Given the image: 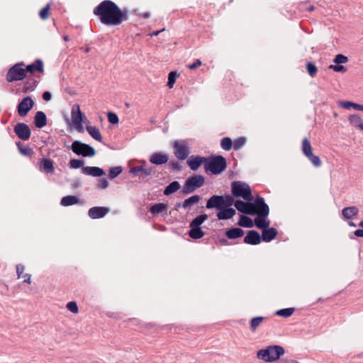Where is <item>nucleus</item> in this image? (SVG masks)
Segmentation results:
<instances>
[{
	"label": "nucleus",
	"mask_w": 363,
	"mask_h": 363,
	"mask_svg": "<svg viewBox=\"0 0 363 363\" xmlns=\"http://www.w3.org/2000/svg\"><path fill=\"white\" fill-rule=\"evenodd\" d=\"M93 13L106 26H119L129 17L128 9H121L111 0L102 1L94 9Z\"/></svg>",
	"instance_id": "nucleus-1"
},
{
	"label": "nucleus",
	"mask_w": 363,
	"mask_h": 363,
	"mask_svg": "<svg viewBox=\"0 0 363 363\" xmlns=\"http://www.w3.org/2000/svg\"><path fill=\"white\" fill-rule=\"evenodd\" d=\"M285 354L284 348L278 345H269L257 352V357L264 362H273Z\"/></svg>",
	"instance_id": "nucleus-2"
},
{
	"label": "nucleus",
	"mask_w": 363,
	"mask_h": 363,
	"mask_svg": "<svg viewBox=\"0 0 363 363\" xmlns=\"http://www.w3.org/2000/svg\"><path fill=\"white\" fill-rule=\"evenodd\" d=\"M205 165L206 172H210L213 174L222 173L227 167L226 160L221 155L212 157L208 159Z\"/></svg>",
	"instance_id": "nucleus-3"
},
{
	"label": "nucleus",
	"mask_w": 363,
	"mask_h": 363,
	"mask_svg": "<svg viewBox=\"0 0 363 363\" xmlns=\"http://www.w3.org/2000/svg\"><path fill=\"white\" fill-rule=\"evenodd\" d=\"M231 193L234 197H241L246 201L252 200V190L250 186L240 181L231 183Z\"/></svg>",
	"instance_id": "nucleus-4"
},
{
	"label": "nucleus",
	"mask_w": 363,
	"mask_h": 363,
	"mask_svg": "<svg viewBox=\"0 0 363 363\" xmlns=\"http://www.w3.org/2000/svg\"><path fill=\"white\" fill-rule=\"evenodd\" d=\"M205 183V177L201 174H194L186 179L183 186L182 193L184 195L194 192L201 187Z\"/></svg>",
	"instance_id": "nucleus-5"
},
{
	"label": "nucleus",
	"mask_w": 363,
	"mask_h": 363,
	"mask_svg": "<svg viewBox=\"0 0 363 363\" xmlns=\"http://www.w3.org/2000/svg\"><path fill=\"white\" fill-rule=\"evenodd\" d=\"M25 64L19 62L12 66L6 74V80L9 82L23 80L26 77Z\"/></svg>",
	"instance_id": "nucleus-6"
},
{
	"label": "nucleus",
	"mask_w": 363,
	"mask_h": 363,
	"mask_svg": "<svg viewBox=\"0 0 363 363\" xmlns=\"http://www.w3.org/2000/svg\"><path fill=\"white\" fill-rule=\"evenodd\" d=\"M70 149L77 155H82L83 157H93L96 154L93 147L79 140H74L72 143Z\"/></svg>",
	"instance_id": "nucleus-7"
},
{
	"label": "nucleus",
	"mask_w": 363,
	"mask_h": 363,
	"mask_svg": "<svg viewBox=\"0 0 363 363\" xmlns=\"http://www.w3.org/2000/svg\"><path fill=\"white\" fill-rule=\"evenodd\" d=\"M252 216L257 215L259 217L267 218L269 213V208L265 203L264 198L257 196L252 202Z\"/></svg>",
	"instance_id": "nucleus-8"
},
{
	"label": "nucleus",
	"mask_w": 363,
	"mask_h": 363,
	"mask_svg": "<svg viewBox=\"0 0 363 363\" xmlns=\"http://www.w3.org/2000/svg\"><path fill=\"white\" fill-rule=\"evenodd\" d=\"M301 149L303 155L315 167H319L321 166L322 162L320 157L313 154L312 147L308 138H303Z\"/></svg>",
	"instance_id": "nucleus-9"
},
{
	"label": "nucleus",
	"mask_w": 363,
	"mask_h": 363,
	"mask_svg": "<svg viewBox=\"0 0 363 363\" xmlns=\"http://www.w3.org/2000/svg\"><path fill=\"white\" fill-rule=\"evenodd\" d=\"M174 154L179 160H185L187 158L189 151L184 140H175L173 143Z\"/></svg>",
	"instance_id": "nucleus-10"
},
{
	"label": "nucleus",
	"mask_w": 363,
	"mask_h": 363,
	"mask_svg": "<svg viewBox=\"0 0 363 363\" xmlns=\"http://www.w3.org/2000/svg\"><path fill=\"white\" fill-rule=\"evenodd\" d=\"M13 131L17 137L22 140H28L30 138V128L24 123H16L13 128Z\"/></svg>",
	"instance_id": "nucleus-11"
},
{
	"label": "nucleus",
	"mask_w": 363,
	"mask_h": 363,
	"mask_svg": "<svg viewBox=\"0 0 363 363\" xmlns=\"http://www.w3.org/2000/svg\"><path fill=\"white\" fill-rule=\"evenodd\" d=\"M34 106V101L30 96H26L18 104L17 110L20 116L24 117Z\"/></svg>",
	"instance_id": "nucleus-12"
},
{
	"label": "nucleus",
	"mask_w": 363,
	"mask_h": 363,
	"mask_svg": "<svg viewBox=\"0 0 363 363\" xmlns=\"http://www.w3.org/2000/svg\"><path fill=\"white\" fill-rule=\"evenodd\" d=\"M109 212V208L104 206H95L89 209L88 215L92 219L104 217Z\"/></svg>",
	"instance_id": "nucleus-13"
},
{
	"label": "nucleus",
	"mask_w": 363,
	"mask_h": 363,
	"mask_svg": "<svg viewBox=\"0 0 363 363\" xmlns=\"http://www.w3.org/2000/svg\"><path fill=\"white\" fill-rule=\"evenodd\" d=\"M235 207L240 212L252 216V202L242 201L241 200L236 201L234 203Z\"/></svg>",
	"instance_id": "nucleus-14"
},
{
	"label": "nucleus",
	"mask_w": 363,
	"mask_h": 363,
	"mask_svg": "<svg viewBox=\"0 0 363 363\" xmlns=\"http://www.w3.org/2000/svg\"><path fill=\"white\" fill-rule=\"evenodd\" d=\"M169 160V155L167 154L157 152L153 153L149 161L150 163L156 165H162L168 162Z\"/></svg>",
	"instance_id": "nucleus-15"
},
{
	"label": "nucleus",
	"mask_w": 363,
	"mask_h": 363,
	"mask_svg": "<svg viewBox=\"0 0 363 363\" xmlns=\"http://www.w3.org/2000/svg\"><path fill=\"white\" fill-rule=\"evenodd\" d=\"M262 238L256 230H249L244 238V242L249 245H256L261 242Z\"/></svg>",
	"instance_id": "nucleus-16"
},
{
	"label": "nucleus",
	"mask_w": 363,
	"mask_h": 363,
	"mask_svg": "<svg viewBox=\"0 0 363 363\" xmlns=\"http://www.w3.org/2000/svg\"><path fill=\"white\" fill-rule=\"evenodd\" d=\"M223 201V196L213 195L207 201L206 207L208 209L222 208Z\"/></svg>",
	"instance_id": "nucleus-17"
},
{
	"label": "nucleus",
	"mask_w": 363,
	"mask_h": 363,
	"mask_svg": "<svg viewBox=\"0 0 363 363\" xmlns=\"http://www.w3.org/2000/svg\"><path fill=\"white\" fill-rule=\"evenodd\" d=\"M82 172L86 175H89L94 177H101L105 174L104 171L98 167H83Z\"/></svg>",
	"instance_id": "nucleus-18"
},
{
	"label": "nucleus",
	"mask_w": 363,
	"mask_h": 363,
	"mask_svg": "<svg viewBox=\"0 0 363 363\" xmlns=\"http://www.w3.org/2000/svg\"><path fill=\"white\" fill-rule=\"evenodd\" d=\"M236 212L235 210L232 208L224 207L219 209L217 213V218L218 220H228L232 218Z\"/></svg>",
	"instance_id": "nucleus-19"
},
{
	"label": "nucleus",
	"mask_w": 363,
	"mask_h": 363,
	"mask_svg": "<svg viewBox=\"0 0 363 363\" xmlns=\"http://www.w3.org/2000/svg\"><path fill=\"white\" fill-rule=\"evenodd\" d=\"M26 74L27 72L33 74L35 72H43L44 71L43 62L41 60L37 59L35 62L25 67Z\"/></svg>",
	"instance_id": "nucleus-20"
},
{
	"label": "nucleus",
	"mask_w": 363,
	"mask_h": 363,
	"mask_svg": "<svg viewBox=\"0 0 363 363\" xmlns=\"http://www.w3.org/2000/svg\"><path fill=\"white\" fill-rule=\"evenodd\" d=\"M40 170L47 174L53 173L55 171L53 161L48 158L42 159L40 162Z\"/></svg>",
	"instance_id": "nucleus-21"
},
{
	"label": "nucleus",
	"mask_w": 363,
	"mask_h": 363,
	"mask_svg": "<svg viewBox=\"0 0 363 363\" xmlns=\"http://www.w3.org/2000/svg\"><path fill=\"white\" fill-rule=\"evenodd\" d=\"M278 234V231L274 228H267L262 230V240L264 242H270L274 239Z\"/></svg>",
	"instance_id": "nucleus-22"
},
{
	"label": "nucleus",
	"mask_w": 363,
	"mask_h": 363,
	"mask_svg": "<svg viewBox=\"0 0 363 363\" xmlns=\"http://www.w3.org/2000/svg\"><path fill=\"white\" fill-rule=\"evenodd\" d=\"M71 116L73 123H79V121L83 122V119L85 118L84 114L82 113L79 106L77 104L72 106Z\"/></svg>",
	"instance_id": "nucleus-23"
},
{
	"label": "nucleus",
	"mask_w": 363,
	"mask_h": 363,
	"mask_svg": "<svg viewBox=\"0 0 363 363\" xmlns=\"http://www.w3.org/2000/svg\"><path fill=\"white\" fill-rule=\"evenodd\" d=\"M34 123L38 128H42L47 125V116L41 111H37L34 117Z\"/></svg>",
	"instance_id": "nucleus-24"
},
{
	"label": "nucleus",
	"mask_w": 363,
	"mask_h": 363,
	"mask_svg": "<svg viewBox=\"0 0 363 363\" xmlns=\"http://www.w3.org/2000/svg\"><path fill=\"white\" fill-rule=\"evenodd\" d=\"M244 230L240 228H232L225 233V236L230 240L237 239L244 235Z\"/></svg>",
	"instance_id": "nucleus-25"
},
{
	"label": "nucleus",
	"mask_w": 363,
	"mask_h": 363,
	"mask_svg": "<svg viewBox=\"0 0 363 363\" xmlns=\"http://www.w3.org/2000/svg\"><path fill=\"white\" fill-rule=\"evenodd\" d=\"M359 213L356 206L345 207L342 211V216L345 219H352L355 218Z\"/></svg>",
	"instance_id": "nucleus-26"
},
{
	"label": "nucleus",
	"mask_w": 363,
	"mask_h": 363,
	"mask_svg": "<svg viewBox=\"0 0 363 363\" xmlns=\"http://www.w3.org/2000/svg\"><path fill=\"white\" fill-rule=\"evenodd\" d=\"M25 266L21 264L16 265V274L18 279L23 278V282L30 284L31 283V275L30 274H23Z\"/></svg>",
	"instance_id": "nucleus-27"
},
{
	"label": "nucleus",
	"mask_w": 363,
	"mask_h": 363,
	"mask_svg": "<svg viewBox=\"0 0 363 363\" xmlns=\"http://www.w3.org/2000/svg\"><path fill=\"white\" fill-rule=\"evenodd\" d=\"M207 160L208 158L206 157H196L194 159L189 160L187 161V164L191 170L196 171L199 168L202 163L207 162Z\"/></svg>",
	"instance_id": "nucleus-28"
},
{
	"label": "nucleus",
	"mask_w": 363,
	"mask_h": 363,
	"mask_svg": "<svg viewBox=\"0 0 363 363\" xmlns=\"http://www.w3.org/2000/svg\"><path fill=\"white\" fill-rule=\"evenodd\" d=\"M350 123L354 128L363 130V120L357 114H353L349 116Z\"/></svg>",
	"instance_id": "nucleus-29"
},
{
	"label": "nucleus",
	"mask_w": 363,
	"mask_h": 363,
	"mask_svg": "<svg viewBox=\"0 0 363 363\" xmlns=\"http://www.w3.org/2000/svg\"><path fill=\"white\" fill-rule=\"evenodd\" d=\"M199 195H194L186 199H185L182 204V207L184 209L189 210L191 206L199 203L201 200Z\"/></svg>",
	"instance_id": "nucleus-30"
},
{
	"label": "nucleus",
	"mask_w": 363,
	"mask_h": 363,
	"mask_svg": "<svg viewBox=\"0 0 363 363\" xmlns=\"http://www.w3.org/2000/svg\"><path fill=\"white\" fill-rule=\"evenodd\" d=\"M180 188V183L177 181H174L165 187L163 194L165 196H169L177 192Z\"/></svg>",
	"instance_id": "nucleus-31"
},
{
	"label": "nucleus",
	"mask_w": 363,
	"mask_h": 363,
	"mask_svg": "<svg viewBox=\"0 0 363 363\" xmlns=\"http://www.w3.org/2000/svg\"><path fill=\"white\" fill-rule=\"evenodd\" d=\"M86 130L94 140H96L98 142L102 141L103 138L101 136V134L99 130L96 126L86 125Z\"/></svg>",
	"instance_id": "nucleus-32"
},
{
	"label": "nucleus",
	"mask_w": 363,
	"mask_h": 363,
	"mask_svg": "<svg viewBox=\"0 0 363 363\" xmlns=\"http://www.w3.org/2000/svg\"><path fill=\"white\" fill-rule=\"evenodd\" d=\"M190 230L188 233V235L192 239H200L204 236L205 232L202 230L201 228L189 226Z\"/></svg>",
	"instance_id": "nucleus-33"
},
{
	"label": "nucleus",
	"mask_w": 363,
	"mask_h": 363,
	"mask_svg": "<svg viewBox=\"0 0 363 363\" xmlns=\"http://www.w3.org/2000/svg\"><path fill=\"white\" fill-rule=\"evenodd\" d=\"M338 104L340 107L345 109H350L351 108H353L355 110L363 111V105H360L349 101H340Z\"/></svg>",
	"instance_id": "nucleus-34"
},
{
	"label": "nucleus",
	"mask_w": 363,
	"mask_h": 363,
	"mask_svg": "<svg viewBox=\"0 0 363 363\" xmlns=\"http://www.w3.org/2000/svg\"><path fill=\"white\" fill-rule=\"evenodd\" d=\"M79 199L76 196H64L61 201L60 204L63 206H69L79 203Z\"/></svg>",
	"instance_id": "nucleus-35"
},
{
	"label": "nucleus",
	"mask_w": 363,
	"mask_h": 363,
	"mask_svg": "<svg viewBox=\"0 0 363 363\" xmlns=\"http://www.w3.org/2000/svg\"><path fill=\"white\" fill-rule=\"evenodd\" d=\"M167 208V204L163 203H158L153 204L150 207V212L152 215H158V214L162 213L163 211H166Z\"/></svg>",
	"instance_id": "nucleus-36"
},
{
	"label": "nucleus",
	"mask_w": 363,
	"mask_h": 363,
	"mask_svg": "<svg viewBox=\"0 0 363 363\" xmlns=\"http://www.w3.org/2000/svg\"><path fill=\"white\" fill-rule=\"evenodd\" d=\"M16 145H17L18 150L21 155L26 156V157H32V155H33V153H34L33 150L30 147H29V146L23 147L21 145V142H16Z\"/></svg>",
	"instance_id": "nucleus-37"
},
{
	"label": "nucleus",
	"mask_w": 363,
	"mask_h": 363,
	"mask_svg": "<svg viewBox=\"0 0 363 363\" xmlns=\"http://www.w3.org/2000/svg\"><path fill=\"white\" fill-rule=\"evenodd\" d=\"M208 216L207 214H201L195 218L189 224V226L201 228V225L208 219Z\"/></svg>",
	"instance_id": "nucleus-38"
},
{
	"label": "nucleus",
	"mask_w": 363,
	"mask_h": 363,
	"mask_svg": "<svg viewBox=\"0 0 363 363\" xmlns=\"http://www.w3.org/2000/svg\"><path fill=\"white\" fill-rule=\"evenodd\" d=\"M264 319L265 318L263 316H257L252 318L250 320V330L255 332L257 328L261 325Z\"/></svg>",
	"instance_id": "nucleus-39"
},
{
	"label": "nucleus",
	"mask_w": 363,
	"mask_h": 363,
	"mask_svg": "<svg viewBox=\"0 0 363 363\" xmlns=\"http://www.w3.org/2000/svg\"><path fill=\"white\" fill-rule=\"evenodd\" d=\"M238 225L244 228H252L253 226V222L248 216H240Z\"/></svg>",
	"instance_id": "nucleus-40"
},
{
	"label": "nucleus",
	"mask_w": 363,
	"mask_h": 363,
	"mask_svg": "<svg viewBox=\"0 0 363 363\" xmlns=\"http://www.w3.org/2000/svg\"><path fill=\"white\" fill-rule=\"evenodd\" d=\"M266 218H262V217H257V218L255 219V225L259 228V229H262L264 230L266 228H267L269 225V220H265Z\"/></svg>",
	"instance_id": "nucleus-41"
},
{
	"label": "nucleus",
	"mask_w": 363,
	"mask_h": 363,
	"mask_svg": "<svg viewBox=\"0 0 363 363\" xmlns=\"http://www.w3.org/2000/svg\"><path fill=\"white\" fill-rule=\"evenodd\" d=\"M294 308H283L277 311L275 314L284 318H289L294 313Z\"/></svg>",
	"instance_id": "nucleus-42"
},
{
	"label": "nucleus",
	"mask_w": 363,
	"mask_h": 363,
	"mask_svg": "<svg viewBox=\"0 0 363 363\" xmlns=\"http://www.w3.org/2000/svg\"><path fill=\"white\" fill-rule=\"evenodd\" d=\"M233 145L232 140L230 138L225 137L221 139L220 146L224 150H230L233 147Z\"/></svg>",
	"instance_id": "nucleus-43"
},
{
	"label": "nucleus",
	"mask_w": 363,
	"mask_h": 363,
	"mask_svg": "<svg viewBox=\"0 0 363 363\" xmlns=\"http://www.w3.org/2000/svg\"><path fill=\"white\" fill-rule=\"evenodd\" d=\"M306 67L307 72L311 77H314L317 74L318 68L314 63L309 62L306 64Z\"/></svg>",
	"instance_id": "nucleus-44"
},
{
	"label": "nucleus",
	"mask_w": 363,
	"mask_h": 363,
	"mask_svg": "<svg viewBox=\"0 0 363 363\" xmlns=\"http://www.w3.org/2000/svg\"><path fill=\"white\" fill-rule=\"evenodd\" d=\"M245 143L246 138L244 137H240L235 140L233 147L235 150H239L245 145Z\"/></svg>",
	"instance_id": "nucleus-45"
},
{
	"label": "nucleus",
	"mask_w": 363,
	"mask_h": 363,
	"mask_svg": "<svg viewBox=\"0 0 363 363\" xmlns=\"http://www.w3.org/2000/svg\"><path fill=\"white\" fill-rule=\"evenodd\" d=\"M155 174V168L152 167H145L143 172L141 173L142 179L144 180L147 177H152Z\"/></svg>",
	"instance_id": "nucleus-46"
},
{
	"label": "nucleus",
	"mask_w": 363,
	"mask_h": 363,
	"mask_svg": "<svg viewBox=\"0 0 363 363\" xmlns=\"http://www.w3.org/2000/svg\"><path fill=\"white\" fill-rule=\"evenodd\" d=\"M122 171H123V169L121 167H111L109 169V174H108L109 178L113 179L117 177L122 172Z\"/></svg>",
	"instance_id": "nucleus-47"
},
{
	"label": "nucleus",
	"mask_w": 363,
	"mask_h": 363,
	"mask_svg": "<svg viewBox=\"0 0 363 363\" xmlns=\"http://www.w3.org/2000/svg\"><path fill=\"white\" fill-rule=\"evenodd\" d=\"M179 74L176 72H170L168 74L167 86L172 88Z\"/></svg>",
	"instance_id": "nucleus-48"
},
{
	"label": "nucleus",
	"mask_w": 363,
	"mask_h": 363,
	"mask_svg": "<svg viewBox=\"0 0 363 363\" xmlns=\"http://www.w3.org/2000/svg\"><path fill=\"white\" fill-rule=\"evenodd\" d=\"M223 208L227 207L230 208L231 206L234 205L235 201L234 199L230 196H223Z\"/></svg>",
	"instance_id": "nucleus-49"
},
{
	"label": "nucleus",
	"mask_w": 363,
	"mask_h": 363,
	"mask_svg": "<svg viewBox=\"0 0 363 363\" xmlns=\"http://www.w3.org/2000/svg\"><path fill=\"white\" fill-rule=\"evenodd\" d=\"M84 160L72 159L69 162V167L72 169H78L83 167Z\"/></svg>",
	"instance_id": "nucleus-50"
},
{
	"label": "nucleus",
	"mask_w": 363,
	"mask_h": 363,
	"mask_svg": "<svg viewBox=\"0 0 363 363\" xmlns=\"http://www.w3.org/2000/svg\"><path fill=\"white\" fill-rule=\"evenodd\" d=\"M348 62V58L347 57L342 55V54H338L337 55L335 58L333 59V62L335 63V64H343V63H346Z\"/></svg>",
	"instance_id": "nucleus-51"
},
{
	"label": "nucleus",
	"mask_w": 363,
	"mask_h": 363,
	"mask_svg": "<svg viewBox=\"0 0 363 363\" xmlns=\"http://www.w3.org/2000/svg\"><path fill=\"white\" fill-rule=\"evenodd\" d=\"M330 69H332L337 72H345L347 69L342 65L336 64V65H330L328 67Z\"/></svg>",
	"instance_id": "nucleus-52"
},
{
	"label": "nucleus",
	"mask_w": 363,
	"mask_h": 363,
	"mask_svg": "<svg viewBox=\"0 0 363 363\" xmlns=\"http://www.w3.org/2000/svg\"><path fill=\"white\" fill-rule=\"evenodd\" d=\"M49 10H50V5L48 4L40 10V11L39 13L40 17L43 20L47 19L49 16Z\"/></svg>",
	"instance_id": "nucleus-53"
},
{
	"label": "nucleus",
	"mask_w": 363,
	"mask_h": 363,
	"mask_svg": "<svg viewBox=\"0 0 363 363\" xmlns=\"http://www.w3.org/2000/svg\"><path fill=\"white\" fill-rule=\"evenodd\" d=\"M67 308L73 313H77L79 312V308L75 301L67 303Z\"/></svg>",
	"instance_id": "nucleus-54"
},
{
	"label": "nucleus",
	"mask_w": 363,
	"mask_h": 363,
	"mask_svg": "<svg viewBox=\"0 0 363 363\" xmlns=\"http://www.w3.org/2000/svg\"><path fill=\"white\" fill-rule=\"evenodd\" d=\"M145 165H138L133 167L130 168V173L133 174V175H138L139 173H142L145 168Z\"/></svg>",
	"instance_id": "nucleus-55"
},
{
	"label": "nucleus",
	"mask_w": 363,
	"mask_h": 363,
	"mask_svg": "<svg viewBox=\"0 0 363 363\" xmlns=\"http://www.w3.org/2000/svg\"><path fill=\"white\" fill-rule=\"evenodd\" d=\"M108 122L112 124H117L119 121L118 116L113 113V112H108L107 114Z\"/></svg>",
	"instance_id": "nucleus-56"
},
{
	"label": "nucleus",
	"mask_w": 363,
	"mask_h": 363,
	"mask_svg": "<svg viewBox=\"0 0 363 363\" xmlns=\"http://www.w3.org/2000/svg\"><path fill=\"white\" fill-rule=\"evenodd\" d=\"M108 186H109V182L105 178L99 179V182L97 184V188L100 189H106V188L108 187Z\"/></svg>",
	"instance_id": "nucleus-57"
},
{
	"label": "nucleus",
	"mask_w": 363,
	"mask_h": 363,
	"mask_svg": "<svg viewBox=\"0 0 363 363\" xmlns=\"http://www.w3.org/2000/svg\"><path fill=\"white\" fill-rule=\"evenodd\" d=\"M169 165L171 167L173 172H179L182 169V166L179 162L171 161L169 162Z\"/></svg>",
	"instance_id": "nucleus-58"
},
{
	"label": "nucleus",
	"mask_w": 363,
	"mask_h": 363,
	"mask_svg": "<svg viewBox=\"0 0 363 363\" xmlns=\"http://www.w3.org/2000/svg\"><path fill=\"white\" fill-rule=\"evenodd\" d=\"M201 65V61L200 60H196V62H194V63L188 65V67L190 69H194L200 67Z\"/></svg>",
	"instance_id": "nucleus-59"
},
{
	"label": "nucleus",
	"mask_w": 363,
	"mask_h": 363,
	"mask_svg": "<svg viewBox=\"0 0 363 363\" xmlns=\"http://www.w3.org/2000/svg\"><path fill=\"white\" fill-rule=\"evenodd\" d=\"M76 130L79 132V133H84V127L82 125V122H79V123H73Z\"/></svg>",
	"instance_id": "nucleus-60"
},
{
	"label": "nucleus",
	"mask_w": 363,
	"mask_h": 363,
	"mask_svg": "<svg viewBox=\"0 0 363 363\" xmlns=\"http://www.w3.org/2000/svg\"><path fill=\"white\" fill-rule=\"evenodd\" d=\"M51 98H52V94L50 92H49V91L43 92V100L48 101L51 99Z\"/></svg>",
	"instance_id": "nucleus-61"
},
{
	"label": "nucleus",
	"mask_w": 363,
	"mask_h": 363,
	"mask_svg": "<svg viewBox=\"0 0 363 363\" xmlns=\"http://www.w3.org/2000/svg\"><path fill=\"white\" fill-rule=\"evenodd\" d=\"M354 235H356L357 237H363V228L356 230L354 232Z\"/></svg>",
	"instance_id": "nucleus-62"
},
{
	"label": "nucleus",
	"mask_w": 363,
	"mask_h": 363,
	"mask_svg": "<svg viewBox=\"0 0 363 363\" xmlns=\"http://www.w3.org/2000/svg\"><path fill=\"white\" fill-rule=\"evenodd\" d=\"M219 242H220V245H229L228 241L226 239H225V238H222V239H220V240H219Z\"/></svg>",
	"instance_id": "nucleus-63"
},
{
	"label": "nucleus",
	"mask_w": 363,
	"mask_h": 363,
	"mask_svg": "<svg viewBox=\"0 0 363 363\" xmlns=\"http://www.w3.org/2000/svg\"><path fill=\"white\" fill-rule=\"evenodd\" d=\"M141 16L144 18H148L150 16V12H145V13H142Z\"/></svg>",
	"instance_id": "nucleus-64"
}]
</instances>
